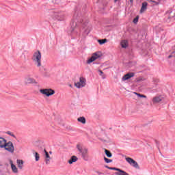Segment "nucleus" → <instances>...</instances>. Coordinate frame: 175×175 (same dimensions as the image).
Instances as JSON below:
<instances>
[{
  "label": "nucleus",
  "mask_w": 175,
  "mask_h": 175,
  "mask_svg": "<svg viewBox=\"0 0 175 175\" xmlns=\"http://www.w3.org/2000/svg\"><path fill=\"white\" fill-rule=\"evenodd\" d=\"M77 148L82 157L83 161H88L90 156L88 155V148L81 146V144L77 145Z\"/></svg>",
  "instance_id": "f257e3e1"
},
{
  "label": "nucleus",
  "mask_w": 175,
  "mask_h": 175,
  "mask_svg": "<svg viewBox=\"0 0 175 175\" xmlns=\"http://www.w3.org/2000/svg\"><path fill=\"white\" fill-rule=\"evenodd\" d=\"M31 59L36 66L38 68L39 66H42V53L39 51H36L33 53Z\"/></svg>",
  "instance_id": "f03ea898"
},
{
  "label": "nucleus",
  "mask_w": 175,
  "mask_h": 175,
  "mask_svg": "<svg viewBox=\"0 0 175 175\" xmlns=\"http://www.w3.org/2000/svg\"><path fill=\"white\" fill-rule=\"evenodd\" d=\"M40 92L42 94V95H45V96L49 98V96H52V95L55 94V90L51 88H46L40 90Z\"/></svg>",
  "instance_id": "7ed1b4c3"
},
{
  "label": "nucleus",
  "mask_w": 175,
  "mask_h": 175,
  "mask_svg": "<svg viewBox=\"0 0 175 175\" xmlns=\"http://www.w3.org/2000/svg\"><path fill=\"white\" fill-rule=\"evenodd\" d=\"M3 148L8 152H10V154L14 152V145H13V142L10 141L5 142Z\"/></svg>",
  "instance_id": "20e7f679"
},
{
  "label": "nucleus",
  "mask_w": 175,
  "mask_h": 175,
  "mask_svg": "<svg viewBox=\"0 0 175 175\" xmlns=\"http://www.w3.org/2000/svg\"><path fill=\"white\" fill-rule=\"evenodd\" d=\"M100 57H102V53L96 52L93 53L92 57L88 59L87 64H92V62H94V61H96V59H98V58H100Z\"/></svg>",
  "instance_id": "39448f33"
},
{
  "label": "nucleus",
  "mask_w": 175,
  "mask_h": 175,
  "mask_svg": "<svg viewBox=\"0 0 175 175\" xmlns=\"http://www.w3.org/2000/svg\"><path fill=\"white\" fill-rule=\"evenodd\" d=\"M86 81L85 78L81 77L79 81L75 83V85L77 88H83V87H85Z\"/></svg>",
  "instance_id": "423d86ee"
},
{
  "label": "nucleus",
  "mask_w": 175,
  "mask_h": 175,
  "mask_svg": "<svg viewBox=\"0 0 175 175\" xmlns=\"http://www.w3.org/2000/svg\"><path fill=\"white\" fill-rule=\"evenodd\" d=\"M105 167L107 169H109V170H116L115 174L116 175H129V174L126 173V172L120 169V168H116V167H109L107 165L105 166Z\"/></svg>",
  "instance_id": "0eeeda50"
},
{
  "label": "nucleus",
  "mask_w": 175,
  "mask_h": 175,
  "mask_svg": "<svg viewBox=\"0 0 175 175\" xmlns=\"http://www.w3.org/2000/svg\"><path fill=\"white\" fill-rule=\"evenodd\" d=\"M54 18L57 20V21H63V20H65V15L63 13H55Z\"/></svg>",
  "instance_id": "6e6552de"
},
{
  "label": "nucleus",
  "mask_w": 175,
  "mask_h": 175,
  "mask_svg": "<svg viewBox=\"0 0 175 175\" xmlns=\"http://www.w3.org/2000/svg\"><path fill=\"white\" fill-rule=\"evenodd\" d=\"M135 77V73L133 72H129L126 74L123 77H122V80L123 81H125L126 80H129V79H132V77Z\"/></svg>",
  "instance_id": "1a4fd4ad"
},
{
  "label": "nucleus",
  "mask_w": 175,
  "mask_h": 175,
  "mask_svg": "<svg viewBox=\"0 0 175 175\" xmlns=\"http://www.w3.org/2000/svg\"><path fill=\"white\" fill-rule=\"evenodd\" d=\"M36 81L33 78L26 77L25 79V84H33L36 83Z\"/></svg>",
  "instance_id": "9d476101"
},
{
  "label": "nucleus",
  "mask_w": 175,
  "mask_h": 175,
  "mask_svg": "<svg viewBox=\"0 0 175 175\" xmlns=\"http://www.w3.org/2000/svg\"><path fill=\"white\" fill-rule=\"evenodd\" d=\"M10 163L11 165V169H12L13 173H15V174L18 173V169L14 164H13V161L10 160Z\"/></svg>",
  "instance_id": "9b49d317"
},
{
  "label": "nucleus",
  "mask_w": 175,
  "mask_h": 175,
  "mask_svg": "<svg viewBox=\"0 0 175 175\" xmlns=\"http://www.w3.org/2000/svg\"><path fill=\"white\" fill-rule=\"evenodd\" d=\"M44 152L45 153V162L46 165H49L50 163V159H51V157H50V154H49V152L46 149L44 150Z\"/></svg>",
  "instance_id": "f8f14e48"
},
{
  "label": "nucleus",
  "mask_w": 175,
  "mask_h": 175,
  "mask_svg": "<svg viewBox=\"0 0 175 175\" xmlns=\"http://www.w3.org/2000/svg\"><path fill=\"white\" fill-rule=\"evenodd\" d=\"M148 5V3H147V2L142 3V6L140 10V13H144V12H146V10H147Z\"/></svg>",
  "instance_id": "ddd939ff"
},
{
  "label": "nucleus",
  "mask_w": 175,
  "mask_h": 175,
  "mask_svg": "<svg viewBox=\"0 0 175 175\" xmlns=\"http://www.w3.org/2000/svg\"><path fill=\"white\" fill-rule=\"evenodd\" d=\"M6 139L0 137V148H3L5 147V144H6Z\"/></svg>",
  "instance_id": "4468645a"
},
{
  "label": "nucleus",
  "mask_w": 175,
  "mask_h": 175,
  "mask_svg": "<svg viewBox=\"0 0 175 175\" xmlns=\"http://www.w3.org/2000/svg\"><path fill=\"white\" fill-rule=\"evenodd\" d=\"M120 44L122 49H126V47H128V40H122Z\"/></svg>",
  "instance_id": "2eb2a0df"
},
{
  "label": "nucleus",
  "mask_w": 175,
  "mask_h": 175,
  "mask_svg": "<svg viewBox=\"0 0 175 175\" xmlns=\"http://www.w3.org/2000/svg\"><path fill=\"white\" fill-rule=\"evenodd\" d=\"M17 165H18V167L19 169H23V166H24V161H23V160H17L16 161Z\"/></svg>",
  "instance_id": "dca6fc26"
},
{
  "label": "nucleus",
  "mask_w": 175,
  "mask_h": 175,
  "mask_svg": "<svg viewBox=\"0 0 175 175\" xmlns=\"http://www.w3.org/2000/svg\"><path fill=\"white\" fill-rule=\"evenodd\" d=\"M161 101H162V98H161V97L159 96L154 97L152 99L153 103H159V102H161Z\"/></svg>",
  "instance_id": "f3484780"
},
{
  "label": "nucleus",
  "mask_w": 175,
  "mask_h": 175,
  "mask_svg": "<svg viewBox=\"0 0 175 175\" xmlns=\"http://www.w3.org/2000/svg\"><path fill=\"white\" fill-rule=\"evenodd\" d=\"M77 157L76 156H72L70 159L68 161V163H70V165H72V163H73V162H77Z\"/></svg>",
  "instance_id": "a211bd4d"
},
{
  "label": "nucleus",
  "mask_w": 175,
  "mask_h": 175,
  "mask_svg": "<svg viewBox=\"0 0 175 175\" xmlns=\"http://www.w3.org/2000/svg\"><path fill=\"white\" fill-rule=\"evenodd\" d=\"M125 160L126 161V162H128V163H129V165H132L133 163V162L135 161V160H133V159L131 158V157H126Z\"/></svg>",
  "instance_id": "6ab92c4d"
},
{
  "label": "nucleus",
  "mask_w": 175,
  "mask_h": 175,
  "mask_svg": "<svg viewBox=\"0 0 175 175\" xmlns=\"http://www.w3.org/2000/svg\"><path fill=\"white\" fill-rule=\"evenodd\" d=\"M77 121L79 122H81V124H85L86 121H85V118L84 117H79L77 118Z\"/></svg>",
  "instance_id": "aec40b11"
},
{
  "label": "nucleus",
  "mask_w": 175,
  "mask_h": 175,
  "mask_svg": "<svg viewBox=\"0 0 175 175\" xmlns=\"http://www.w3.org/2000/svg\"><path fill=\"white\" fill-rule=\"evenodd\" d=\"M105 152L108 158H111V157H113V154H111L110 150H108L107 149H105Z\"/></svg>",
  "instance_id": "412c9836"
},
{
  "label": "nucleus",
  "mask_w": 175,
  "mask_h": 175,
  "mask_svg": "<svg viewBox=\"0 0 175 175\" xmlns=\"http://www.w3.org/2000/svg\"><path fill=\"white\" fill-rule=\"evenodd\" d=\"M131 166H133V167H135V169H140V167L139 166V163H137L135 160L133 162Z\"/></svg>",
  "instance_id": "4be33fe9"
},
{
  "label": "nucleus",
  "mask_w": 175,
  "mask_h": 175,
  "mask_svg": "<svg viewBox=\"0 0 175 175\" xmlns=\"http://www.w3.org/2000/svg\"><path fill=\"white\" fill-rule=\"evenodd\" d=\"M134 94H135V95H137V96H138V98H144L145 99L147 98V96L141 94L140 93L134 92Z\"/></svg>",
  "instance_id": "5701e85b"
},
{
  "label": "nucleus",
  "mask_w": 175,
  "mask_h": 175,
  "mask_svg": "<svg viewBox=\"0 0 175 175\" xmlns=\"http://www.w3.org/2000/svg\"><path fill=\"white\" fill-rule=\"evenodd\" d=\"M98 42L99 44H105V43L107 42V39L105 38V39H102V40H98Z\"/></svg>",
  "instance_id": "b1692460"
},
{
  "label": "nucleus",
  "mask_w": 175,
  "mask_h": 175,
  "mask_svg": "<svg viewBox=\"0 0 175 175\" xmlns=\"http://www.w3.org/2000/svg\"><path fill=\"white\" fill-rule=\"evenodd\" d=\"M35 158H36V162H38V161H39V159H40V156L39 154V153H38V152H35Z\"/></svg>",
  "instance_id": "393cba45"
},
{
  "label": "nucleus",
  "mask_w": 175,
  "mask_h": 175,
  "mask_svg": "<svg viewBox=\"0 0 175 175\" xmlns=\"http://www.w3.org/2000/svg\"><path fill=\"white\" fill-rule=\"evenodd\" d=\"M104 161L106 162V163H111V162H113L112 159H109L107 157H104Z\"/></svg>",
  "instance_id": "a878e982"
},
{
  "label": "nucleus",
  "mask_w": 175,
  "mask_h": 175,
  "mask_svg": "<svg viewBox=\"0 0 175 175\" xmlns=\"http://www.w3.org/2000/svg\"><path fill=\"white\" fill-rule=\"evenodd\" d=\"M133 23H134V24H137V23H139V16H137L133 21Z\"/></svg>",
  "instance_id": "bb28decb"
},
{
  "label": "nucleus",
  "mask_w": 175,
  "mask_h": 175,
  "mask_svg": "<svg viewBox=\"0 0 175 175\" xmlns=\"http://www.w3.org/2000/svg\"><path fill=\"white\" fill-rule=\"evenodd\" d=\"M7 135H9L10 136H12V137H14V139H16V135H14V134L10 131H7L5 133Z\"/></svg>",
  "instance_id": "cd10ccee"
},
{
  "label": "nucleus",
  "mask_w": 175,
  "mask_h": 175,
  "mask_svg": "<svg viewBox=\"0 0 175 175\" xmlns=\"http://www.w3.org/2000/svg\"><path fill=\"white\" fill-rule=\"evenodd\" d=\"M98 72L100 76H101L103 79H105L106 76L103 74V71L101 70H98Z\"/></svg>",
  "instance_id": "c85d7f7f"
},
{
  "label": "nucleus",
  "mask_w": 175,
  "mask_h": 175,
  "mask_svg": "<svg viewBox=\"0 0 175 175\" xmlns=\"http://www.w3.org/2000/svg\"><path fill=\"white\" fill-rule=\"evenodd\" d=\"M96 173H97V174H98V175H102L103 174V173L100 172V171H96Z\"/></svg>",
  "instance_id": "c756f323"
},
{
  "label": "nucleus",
  "mask_w": 175,
  "mask_h": 175,
  "mask_svg": "<svg viewBox=\"0 0 175 175\" xmlns=\"http://www.w3.org/2000/svg\"><path fill=\"white\" fill-rule=\"evenodd\" d=\"M150 2H153L155 5H158V2L151 0Z\"/></svg>",
  "instance_id": "7c9ffc66"
},
{
  "label": "nucleus",
  "mask_w": 175,
  "mask_h": 175,
  "mask_svg": "<svg viewBox=\"0 0 175 175\" xmlns=\"http://www.w3.org/2000/svg\"><path fill=\"white\" fill-rule=\"evenodd\" d=\"M168 58H172V55H170L168 56Z\"/></svg>",
  "instance_id": "2f4dec72"
},
{
  "label": "nucleus",
  "mask_w": 175,
  "mask_h": 175,
  "mask_svg": "<svg viewBox=\"0 0 175 175\" xmlns=\"http://www.w3.org/2000/svg\"><path fill=\"white\" fill-rule=\"evenodd\" d=\"M130 2L132 3V2H133V0H130Z\"/></svg>",
  "instance_id": "473e14b6"
},
{
  "label": "nucleus",
  "mask_w": 175,
  "mask_h": 175,
  "mask_svg": "<svg viewBox=\"0 0 175 175\" xmlns=\"http://www.w3.org/2000/svg\"><path fill=\"white\" fill-rule=\"evenodd\" d=\"M49 154H53V152L50 151V152H49Z\"/></svg>",
  "instance_id": "72a5a7b5"
},
{
  "label": "nucleus",
  "mask_w": 175,
  "mask_h": 175,
  "mask_svg": "<svg viewBox=\"0 0 175 175\" xmlns=\"http://www.w3.org/2000/svg\"><path fill=\"white\" fill-rule=\"evenodd\" d=\"M117 1H118V0H114L115 2H117Z\"/></svg>",
  "instance_id": "f704fd0d"
}]
</instances>
